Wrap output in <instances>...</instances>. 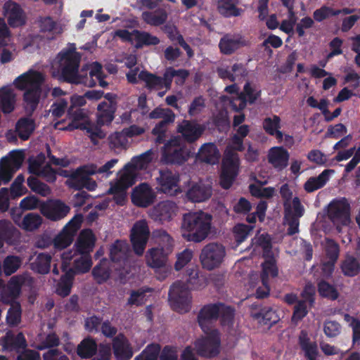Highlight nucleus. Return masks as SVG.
<instances>
[{"label":"nucleus","mask_w":360,"mask_h":360,"mask_svg":"<svg viewBox=\"0 0 360 360\" xmlns=\"http://www.w3.org/2000/svg\"><path fill=\"white\" fill-rule=\"evenodd\" d=\"M112 348L117 360H129L133 356L130 343L122 333L118 334L112 339Z\"/></svg>","instance_id":"25"},{"label":"nucleus","mask_w":360,"mask_h":360,"mask_svg":"<svg viewBox=\"0 0 360 360\" xmlns=\"http://www.w3.org/2000/svg\"><path fill=\"white\" fill-rule=\"evenodd\" d=\"M135 40L137 41L136 48H141L143 46H155L160 44V40L156 36L145 31L134 30Z\"/></svg>","instance_id":"48"},{"label":"nucleus","mask_w":360,"mask_h":360,"mask_svg":"<svg viewBox=\"0 0 360 360\" xmlns=\"http://www.w3.org/2000/svg\"><path fill=\"white\" fill-rule=\"evenodd\" d=\"M160 349L158 344L148 345L134 360H158Z\"/></svg>","instance_id":"56"},{"label":"nucleus","mask_w":360,"mask_h":360,"mask_svg":"<svg viewBox=\"0 0 360 360\" xmlns=\"http://www.w3.org/2000/svg\"><path fill=\"white\" fill-rule=\"evenodd\" d=\"M238 2V0H218L217 9L226 17L238 16L241 10L236 7Z\"/></svg>","instance_id":"46"},{"label":"nucleus","mask_w":360,"mask_h":360,"mask_svg":"<svg viewBox=\"0 0 360 360\" xmlns=\"http://www.w3.org/2000/svg\"><path fill=\"white\" fill-rule=\"evenodd\" d=\"M135 184L134 173L126 171L114 183L110 184L108 193L113 195L115 202L119 205H123L127 198V191Z\"/></svg>","instance_id":"12"},{"label":"nucleus","mask_w":360,"mask_h":360,"mask_svg":"<svg viewBox=\"0 0 360 360\" xmlns=\"http://www.w3.org/2000/svg\"><path fill=\"white\" fill-rule=\"evenodd\" d=\"M225 255L226 250L224 245L210 243L202 249L200 260L202 267L210 271L221 265Z\"/></svg>","instance_id":"11"},{"label":"nucleus","mask_w":360,"mask_h":360,"mask_svg":"<svg viewBox=\"0 0 360 360\" xmlns=\"http://www.w3.org/2000/svg\"><path fill=\"white\" fill-rule=\"evenodd\" d=\"M70 120L66 127H60V122L56 123L55 127L60 130L73 131L75 129L86 130L94 145L98 143V139H103L106 134L101 127L95 125L90 120L89 114H67Z\"/></svg>","instance_id":"7"},{"label":"nucleus","mask_w":360,"mask_h":360,"mask_svg":"<svg viewBox=\"0 0 360 360\" xmlns=\"http://www.w3.org/2000/svg\"><path fill=\"white\" fill-rule=\"evenodd\" d=\"M211 220V216L203 212L184 214L181 226V236L190 242L202 241L210 233Z\"/></svg>","instance_id":"5"},{"label":"nucleus","mask_w":360,"mask_h":360,"mask_svg":"<svg viewBox=\"0 0 360 360\" xmlns=\"http://www.w3.org/2000/svg\"><path fill=\"white\" fill-rule=\"evenodd\" d=\"M139 78L146 83V87L150 90H160L162 88L167 89L165 73L161 77L146 71H141L139 74Z\"/></svg>","instance_id":"38"},{"label":"nucleus","mask_w":360,"mask_h":360,"mask_svg":"<svg viewBox=\"0 0 360 360\" xmlns=\"http://www.w3.org/2000/svg\"><path fill=\"white\" fill-rule=\"evenodd\" d=\"M299 345L308 360H317L318 347L316 342H311L306 331L302 330L298 340Z\"/></svg>","instance_id":"36"},{"label":"nucleus","mask_w":360,"mask_h":360,"mask_svg":"<svg viewBox=\"0 0 360 360\" xmlns=\"http://www.w3.org/2000/svg\"><path fill=\"white\" fill-rule=\"evenodd\" d=\"M153 154L152 150H148L138 156L134 157L131 159V164L136 168L142 169L152 161Z\"/></svg>","instance_id":"64"},{"label":"nucleus","mask_w":360,"mask_h":360,"mask_svg":"<svg viewBox=\"0 0 360 360\" xmlns=\"http://www.w3.org/2000/svg\"><path fill=\"white\" fill-rule=\"evenodd\" d=\"M333 169H324L318 176H312L307 179L304 184V189L307 193H312L323 188L329 180L330 174L333 173Z\"/></svg>","instance_id":"37"},{"label":"nucleus","mask_w":360,"mask_h":360,"mask_svg":"<svg viewBox=\"0 0 360 360\" xmlns=\"http://www.w3.org/2000/svg\"><path fill=\"white\" fill-rule=\"evenodd\" d=\"M151 119L161 117V114H148ZM163 120L159 122L152 130V134L157 136L155 142L157 143H162L165 140V132L167 126L172 123L175 120V114H164Z\"/></svg>","instance_id":"31"},{"label":"nucleus","mask_w":360,"mask_h":360,"mask_svg":"<svg viewBox=\"0 0 360 360\" xmlns=\"http://www.w3.org/2000/svg\"><path fill=\"white\" fill-rule=\"evenodd\" d=\"M220 304L221 302H217L205 305L199 311L198 322L203 332L214 329L211 328L210 322L217 320L219 317Z\"/></svg>","instance_id":"21"},{"label":"nucleus","mask_w":360,"mask_h":360,"mask_svg":"<svg viewBox=\"0 0 360 360\" xmlns=\"http://www.w3.org/2000/svg\"><path fill=\"white\" fill-rule=\"evenodd\" d=\"M189 157L190 152L179 136L167 141L162 149L161 161L167 165H181Z\"/></svg>","instance_id":"8"},{"label":"nucleus","mask_w":360,"mask_h":360,"mask_svg":"<svg viewBox=\"0 0 360 360\" xmlns=\"http://www.w3.org/2000/svg\"><path fill=\"white\" fill-rule=\"evenodd\" d=\"M75 236L64 229L53 239V245L56 249H65L73 241Z\"/></svg>","instance_id":"58"},{"label":"nucleus","mask_w":360,"mask_h":360,"mask_svg":"<svg viewBox=\"0 0 360 360\" xmlns=\"http://www.w3.org/2000/svg\"><path fill=\"white\" fill-rule=\"evenodd\" d=\"M253 228V226L245 224H238L233 227L234 238L238 245L246 240Z\"/></svg>","instance_id":"59"},{"label":"nucleus","mask_w":360,"mask_h":360,"mask_svg":"<svg viewBox=\"0 0 360 360\" xmlns=\"http://www.w3.org/2000/svg\"><path fill=\"white\" fill-rule=\"evenodd\" d=\"M156 198V194L147 183H141L135 186L131 192V202L139 207L146 208L151 205Z\"/></svg>","instance_id":"18"},{"label":"nucleus","mask_w":360,"mask_h":360,"mask_svg":"<svg viewBox=\"0 0 360 360\" xmlns=\"http://www.w3.org/2000/svg\"><path fill=\"white\" fill-rule=\"evenodd\" d=\"M260 91L250 82L244 86L243 91L237 97L231 101V109L235 111L242 110L246 105V101L253 103L259 96Z\"/></svg>","instance_id":"22"},{"label":"nucleus","mask_w":360,"mask_h":360,"mask_svg":"<svg viewBox=\"0 0 360 360\" xmlns=\"http://www.w3.org/2000/svg\"><path fill=\"white\" fill-rule=\"evenodd\" d=\"M17 105V94L10 86L0 89V106L3 112H12Z\"/></svg>","instance_id":"30"},{"label":"nucleus","mask_w":360,"mask_h":360,"mask_svg":"<svg viewBox=\"0 0 360 360\" xmlns=\"http://www.w3.org/2000/svg\"><path fill=\"white\" fill-rule=\"evenodd\" d=\"M235 310L233 307L220 304V321L222 326H231L233 323Z\"/></svg>","instance_id":"62"},{"label":"nucleus","mask_w":360,"mask_h":360,"mask_svg":"<svg viewBox=\"0 0 360 360\" xmlns=\"http://www.w3.org/2000/svg\"><path fill=\"white\" fill-rule=\"evenodd\" d=\"M98 352L96 341L91 337L84 338L77 345L76 353L81 359H91Z\"/></svg>","instance_id":"34"},{"label":"nucleus","mask_w":360,"mask_h":360,"mask_svg":"<svg viewBox=\"0 0 360 360\" xmlns=\"http://www.w3.org/2000/svg\"><path fill=\"white\" fill-rule=\"evenodd\" d=\"M206 284L205 278L199 276L197 268H188L186 281H177L169 288V301L172 309L180 313L188 312L191 302L190 291L204 288Z\"/></svg>","instance_id":"2"},{"label":"nucleus","mask_w":360,"mask_h":360,"mask_svg":"<svg viewBox=\"0 0 360 360\" xmlns=\"http://www.w3.org/2000/svg\"><path fill=\"white\" fill-rule=\"evenodd\" d=\"M76 272L73 269H69L63 274L57 285L56 292L61 297H67L70 294L73 284V280Z\"/></svg>","instance_id":"42"},{"label":"nucleus","mask_w":360,"mask_h":360,"mask_svg":"<svg viewBox=\"0 0 360 360\" xmlns=\"http://www.w3.org/2000/svg\"><path fill=\"white\" fill-rule=\"evenodd\" d=\"M110 148L118 149L125 148L127 143V137L124 134L123 129L121 131H116L108 137Z\"/></svg>","instance_id":"61"},{"label":"nucleus","mask_w":360,"mask_h":360,"mask_svg":"<svg viewBox=\"0 0 360 360\" xmlns=\"http://www.w3.org/2000/svg\"><path fill=\"white\" fill-rule=\"evenodd\" d=\"M22 310L19 303L12 305L7 311L6 322L8 326L13 327L18 326L21 321Z\"/></svg>","instance_id":"60"},{"label":"nucleus","mask_w":360,"mask_h":360,"mask_svg":"<svg viewBox=\"0 0 360 360\" xmlns=\"http://www.w3.org/2000/svg\"><path fill=\"white\" fill-rule=\"evenodd\" d=\"M240 164V158L237 153L225 150L219 176V184L222 188L229 189L232 186L238 175Z\"/></svg>","instance_id":"9"},{"label":"nucleus","mask_w":360,"mask_h":360,"mask_svg":"<svg viewBox=\"0 0 360 360\" xmlns=\"http://www.w3.org/2000/svg\"><path fill=\"white\" fill-rule=\"evenodd\" d=\"M32 278L27 274H19L11 278L6 286L4 285L1 297L4 301L10 302L17 299L20 293L22 285Z\"/></svg>","instance_id":"19"},{"label":"nucleus","mask_w":360,"mask_h":360,"mask_svg":"<svg viewBox=\"0 0 360 360\" xmlns=\"http://www.w3.org/2000/svg\"><path fill=\"white\" fill-rule=\"evenodd\" d=\"M111 270L105 261H101L92 270V276L98 284L106 282L110 277Z\"/></svg>","instance_id":"49"},{"label":"nucleus","mask_w":360,"mask_h":360,"mask_svg":"<svg viewBox=\"0 0 360 360\" xmlns=\"http://www.w3.org/2000/svg\"><path fill=\"white\" fill-rule=\"evenodd\" d=\"M205 128L203 125L184 120L178 126V131L181 134L184 139L188 143H193L203 134Z\"/></svg>","instance_id":"27"},{"label":"nucleus","mask_w":360,"mask_h":360,"mask_svg":"<svg viewBox=\"0 0 360 360\" xmlns=\"http://www.w3.org/2000/svg\"><path fill=\"white\" fill-rule=\"evenodd\" d=\"M90 79H94L95 77L98 81L99 85L105 88L108 86V83L104 80L105 75L103 72L102 65L98 62L85 64L80 70V74H86ZM96 84V82H95Z\"/></svg>","instance_id":"32"},{"label":"nucleus","mask_w":360,"mask_h":360,"mask_svg":"<svg viewBox=\"0 0 360 360\" xmlns=\"http://www.w3.org/2000/svg\"><path fill=\"white\" fill-rule=\"evenodd\" d=\"M110 257L113 262L124 263L128 257V246L117 240L110 247Z\"/></svg>","instance_id":"43"},{"label":"nucleus","mask_w":360,"mask_h":360,"mask_svg":"<svg viewBox=\"0 0 360 360\" xmlns=\"http://www.w3.org/2000/svg\"><path fill=\"white\" fill-rule=\"evenodd\" d=\"M51 256L46 253H40L34 262L31 264L32 269L40 274H46L51 269Z\"/></svg>","instance_id":"45"},{"label":"nucleus","mask_w":360,"mask_h":360,"mask_svg":"<svg viewBox=\"0 0 360 360\" xmlns=\"http://www.w3.org/2000/svg\"><path fill=\"white\" fill-rule=\"evenodd\" d=\"M165 74L167 84V90H169L171 89L172 79L174 77H179L184 80L189 75L188 72L186 70H174L172 68L166 69Z\"/></svg>","instance_id":"63"},{"label":"nucleus","mask_w":360,"mask_h":360,"mask_svg":"<svg viewBox=\"0 0 360 360\" xmlns=\"http://www.w3.org/2000/svg\"><path fill=\"white\" fill-rule=\"evenodd\" d=\"M168 18L167 12L163 8H159L154 11H143L141 13V19L147 25L158 27L164 25Z\"/></svg>","instance_id":"40"},{"label":"nucleus","mask_w":360,"mask_h":360,"mask_svg":"<svg viewBox=\"0 0 360 360\" xmlns=\"http://www.w3.org/2000/svg\"><path fill=\"white\" fill-rule=\"evenodd\" d=\"M117 159H112L105 162L103 166L98 167L96 164L89 163L79 166L71 172L70 174H65L68 177V185L75 190L86 188L89 191H94L97 188V183L91 178V176L96 174H105L108 177L112 172L110 171L117 162Z\"/></svg>","instance_id":"4"},{"label":"nucleus","mask_w":360,"mask_h":360,"mask_svg":"<svg viewBox=\"0 0 360 360\" xmlns=\"http://www.w3.org/2000/svg\"><path fill=\"white\" fill-rule=\"evenodd\" d=\"M153 289L150 288H141L137 290H131L130 296L127 300V305L140 307L144 304L146 292H150Z\"/></svg>","instance_id":"52"},{"label":"nucleus","mask_w":360,"mask_h":360,"mask_svg":"<svg viewBox=\"0 0 360 360\" xmlns=\"http://www.w3.org/2000/svg\"><path fill=\"white\" fill-rule=\"evenodd\" d=\"M290 154L283 146L271 148L268 154L269 162L277 170L285 169L288 165Z\"/></svg>","instance_id":"28"},{"label":"nucleus","mask_w":360,"mask_h":360,"mask_svg":"<svg viewBox=\"0 0 360 360\" xmlns=\"http://www.w3.org/2000/svg\"><path fill=\"white\" fill-rule=\"evenodd\" d=\"M40 31L42 32L52 33L53 34H60L63 32L62 25L55 22L50 17L41 18L39 21Z\"/></svg>","instance_id":"53"},{"label":"nucleus","mask_w":360,"mask_h":360,"mask_svg":"<svg viewBox=\"0 0 360 360\" xmlns=\"http://www.w3.org/2000/svg\"><path fill=\"white\" fill-rule=\"evenodd\" d=\"M27 184L28 187L34 193L41 196H47L51 193L49 186L40 181L37 177L30 176L27 178Z\"/></svg>","instance_id":"54"},{"label":"nucleus","mask_w":360,"mask_h":360,"mask_svg":"<svg viewBox=\"0 0 360 360\" xmlns=\"http://www.w3.org/2000/svg\"><path fill=\"white\" fill-rule=\"evenodd\" d=\"M220 157L217 146L213 143L203 144L198 153V158L204 162L214 165L218 162Z\"/></svg>","instance_id":"35"},{"label":"nucleus","mask_w":360,"mask_h":360,"mask_svg":"<svg viewBox=\"0 0 360 360\" xmlns=\"http://www.w3.org/2000/svg\"><path fill=\"white\" fill-rule=\"evenodd\" d=\"M4 15L10 26L15 27L25 24V14L20 6L12 1H6L3 7Z\"/></svg>","instance_id":"23"},{"label":"nucleus","mask_w":360,"mask_h":360,"mask_svg":"<svg viewBox=\"0 0 360 360\" xmlns=\"http://www.w3.org/2000/svg\"><path fill=\"white\" fill-rule=\"evenodd\" d=\"M149 235V228L145 220L138 221L133 226L130 234V240L134 252L138 256H141L143 254Z\"/></svg>","instance_id":"14"},{"label":"nucleus","mask_w":360,"mask_h":360,"mask_svg":"<svg viewBox=\"0 0 360 360\" xmlns=\"http://www.w3.org/2000/svg\"><path fill=\"white\" fill-rule=\"evenodd\" d=\"M212 194V188L209 184L197 183L186 192L187 198L191 202H200L208 200Z\"/></svg>","instance_id":"29"},{"label":"nucleus","mask_w":360,"mask_h":360,"mask_svg":"<svg viewBox=\"0 0 360 360\" xmlns=\"http://www.w3.org/2000/svg\"><path fill=\"white\" fill-rule=\"evenodd\" d=\"M96 243V237L90 229L81 231L75 243V252L77 254H89L93 252Z\"/></svg>","instance_id":"24"},{"label":"nucleus","mask_w":360,"mask_h":360,"mask_svg":"<svg viewBox=\"0 0 360 360\" xmlns=\"http://www.w3.org/2000/svg\"><path fill=\"white\" fill-rule=\"evenodd\" d=\"M327 214L333 224H346L349 220L350 205L345 198L333 199L328 205Z\"/></svg>","instance_id":"13"},{"label":"nucleus","mask_w":360,"mask_h":360,"mask_svg":"<svg viewBox=\"0 0 360 360\" xmlns=\"http://www.w3.org/2000/svg\"><path fill=\"white\" fill-rule=\"evenodd\" d=\"M246 45L247 41L241 35L227 34L220 39L219 47L222 53L231 55Z\"/></svg>","instance_id":"26"},{"label":"nucleus","mask_w":360,"mask_h":360,"mask_svg":"<svg viewBox=\"0 0 360 360\" xmlns=\"http://www.w3.org/2000/svg\"><path fill=\"white\" fill-rule=\"evenodd\" d=\"M179 207L172 200H162L155 205L151 210V218L161 224L169 222L177 214Z\"/></svg>","instance_id":"17"},{"label":"nucleus","mask_w":360,"mask_h":360,"mask_svg":"<svg viewBox=\"0 0 360 360\" xmlns=\"http://www.w3.org/2000/svg\"><path fill=\"white\" fill-rule=\"evenodd\" d=\"M80 54L75 49H68L59 53L52 63L51 74L53 77H61L64 81L74 84H84L92 87L96 85L93 79L79 70Z\"/></svg>","instance_id":"1"},{"label":"nucleus","mask_w":360,"mask_h":360,"mask_svg":"<svg viewBox=\"0 0 360 360\" xmlns=\"http://www.w3.org/2000/svg\"><path fill=\"white\" fill-rule=\"evenodd\" d=\"M81 256L75 259L73 269L77 274L87 273L92 266V259L91 255L79 254Z\"/></svg>","instance_id":"51"},{"label":"nucleus","mask_w":360,"mask_h":360,"mask_svg":"<svg viewBox=\"0 0 360 360\" xmlns=\"http://www.w3.org/2000/svg\"><path fill=\"white\" fill-rule=\"evenodd\" d=\"M42 223V218L38 214L29 213L26 214L22 221V228L29 231L37 229Z\"/></svg>","instance_id":"57"},{"label":"nucleus","mask_w":360,"mask_h":360,"mask_svg":"<svg viewBox=\"0 0 360 360\" xmlns=\"http://www.w3.org/2000/svg\"><path fill=\"white\" fill-rule=\"evenodd\" d=\"M252 317L257 320L260 324L266 325L269 327L276 324L280 320L276 310L269 306H264L258 311L253 313Z\"/></svg>","instance_id":"33"},{"label":"nucleus","mask_w":360,"mask_h":360,"mask_svg":"<svg viewBox=\"0 0 360 360\" xmlns=\"http://www.w3.org/2000/svg\"><path fill=\"white\" fill-rule=\"evenodd\" d=\"M341 269L344 275L354 276L360 271V263L354 256L347 255L342 262Z\"/></svg>","instance_id":"47"},{"label":"nucleus","mask_w":360,"mask_h":360,"mask_svg":"<svg viewBox=\"0 0 360 360\" xmlns=\"http://www.w3.org/2000/svg\"><path fill=\"white\" fill-rule=\"evenodd\" d=\"M22 260L20 257L8 255L6 257L3 262V270L6 276H11L20 267Z\"/></svg>","instance_id":"55"},{"label":"nucleus","mask_w":360,"mask_h":360,"mask_svg":"<svg viewBox=\"0 0 360 360\" xmlns=\"http://www.w3.org/2000/svg\"><path fill=\"white\" fill-rule=\"evenodd\" d=\"M159 174L156 179L159 191L167 195H176L179 191V174L169 169H160Z\"/></svg>","instance_id":"16"},{"label":"nucleus","mask_w":360,"mask_h":360,"mask_svg":"<svg viewBox=\"0 0 360 360\" xmlns=\"http://www.w3.org/2000/svg\"><path fill=\"white\" fill-rule=\"evenodd\" d=\"M204 333L206 335L195 342L198 354L207 358L217 356L219 353L221 343L219 332L217 329H213Z\"/></svg>","instance_id":"10"},{"label":"nucleus","mask_w":360,"mask_h":360,"mask_svg":"<svg viewBox=\"0 0 360 360\" xmlns=\"http://www.w3.org/2000/svg\"><path fill=\"white\" fill-rule=\"evenodd\" d=\"M35 128V121L30 117H22L15 124V131L22 141L28 140Z\"/></svg>","instance_id":"39"},{"label":"nucleus","mask_w":360,"mask_h":360,"mask_svg":"<svg viewBox=\"0 0 360 360\" xmlns=\"http://www.w3.org/2000/svg\"><path fill=\"white\" fill-rule=\"evenodd\" d=\"M264 262L262 264L261 281H269V278H276L278 274L276 260L274 256L263 257Z\"/></svg>","instance_id":"41"},{"label":"nucleus","mask_w":360,"mask_h":360,"mask_svg":"<svg viewBox=\"0 0 360 360\" xmlns=\"http://www.w3.org/2000/svg\"><path fill=\"white\" fill-rule=\"evenodd\" d=\"M40 212L49 220L56 221L65 217L70 208L60 200H50L39 205Z\"/></svg>","instance_id":"15"},{"label":"nucleus","mask_w":360,"mask_h":360,"mask_svg":"<svg viewBox=\"0 0 360 360\" xmlns=\"http://www.w3.org/2000/svg\"><path fill=\"white\" fill-rule=\"evenodd\" d=\"M317 289L321 297L330 300H336L339 297L337 288L328 282L321 280L317 284Z\"/></svg>","instance_id":"50"},{"label":"nucleus","mask_w":360,"mask_h":360,"mask_svg":"<svg viewBox=\"0 0 360 360\" xmlns=\"http://www.w3.org/2000/svg\"><path fill=\"white\" fill-rule=\"evenodd\" d=\"M160 239L162 243L165 242V244L160 243L158 247L149 249L146 254V260L148 266L155 269H162L157 278L160 281H163L169 274L167 262L169 255L173 250L174 240L165 231L160 234Z\"/></svg>","instance_id":"6"},{"label":"nucleus","mask_w":360,"mask_h":360,"mask_svg":"<svg viewBox=\"0 0 360 360\" xmlns=\"http://www.w3.org/2000/svg\"><path fill=\"white\" fill-rule=\"evenodd\" d=\"M0 345L3 351L15 352L16 354L27 347V342L23 333L18 332L15 334L12 330H8L1 338Z\"/></svg>","instance_id":"20"},{"label":"nucleus","mask_w":360,"mask_h":360,"mask_svg":"<svg viewBox=\"0 0 360 360\" xmlns=\"http://www.w3.org/2000/svg\"><path fill=\"white\" fill-rule=\"evenodd\" d=\"M281 119L274 115L273 118L267 117L263 122L264 131L271 136H275L278 143H281L283 138V133L279 131Z\"/></svg>","instance_id":"44"},{"label":"nucleus","mask_w":360,"mask_h":360,"mask_svg":"<svg viewBox=\"0 0 360 360\" xmlns=\"http://www.w3.org/2000/svg\"><path fill=\"white\" fill-rule=\"evenodd\" d=\"M44 79V74L30 70L14 80L15 86L19 90L24 91L23 105L26 111L32 112L37 109L41 95V85Z\"/></svg>","instance_id":"3"}]
</instances>
